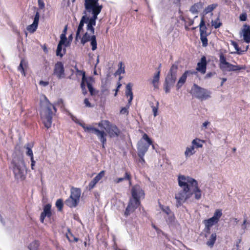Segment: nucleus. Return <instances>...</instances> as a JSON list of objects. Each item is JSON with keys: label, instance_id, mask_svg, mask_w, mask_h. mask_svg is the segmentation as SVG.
Instances as JSON below:
<instances>
[{"label": "nucleus", "instance_id": "obj_1", "mask_svg": "<svg viewBox=\"0 0 250 250\" xmlns=\"http://www.w3.org/2000/svg\"><path fill=\"white\" fill-rule=\"evenodd\" d=\"M178 184L182 189L175 194V199L182 200L185 202L193 194L195 199L199 200L201 198V190L195 179L189 176L180 175L178 177Z\"/></svg>", "mask_w": 250, "mask_h": 250}, {"label": "nucleus", "instance_id": "obj_2", "mask_svg": "<svg viewBox=\"0 0 250 250\" xmlns=\"http://www.w3.org/2000/svg\"><path fill=\"white\" fill-rule=\"evenodd\" d=\"M131 197L129 199L127 207L125 211L124 215L125 217L129 216L133 213L140 205L141 200L145 197L144 190L139 185H135L132 187L131 189Z\"/></svg>", "mask_w": 250, "mask_h": 250}, {"label": "nucleus", "instance_id": "obj_3", "mask_svg": "<svg viewBox=\"0 0 250 250\" xmlns=\"http://www.w3.org/2000/svg\"><path fill=\"white\" fill-rule=\"evenodd\" d=\"M56 112L55 106L45 98V106L41 113V118L44 125L47 129L51 127L53 114Z\"/></svg>", "mask_w": 250, "mask_h": 250}, {"label": "nucleus", "instance_id": "obj_4", "mask_svg": "<svg viewBox=\"0 0 250 250\" xmlns=\"http://www.w3.org/2000/svg\"><path fill=\"white\" fill-rule=\"evenodd\" d=\"M73 120L81 126L83 128L85 132H92L96 134L102 143V147L105 148V145L106 144L107 134L104 131L100 130L99 129L91 125H86L85 123L80 122L77 119H76V120L73 119Z\"/></svg>", "mask_w": 250, "mask_h": 250}, {"label": "nucleus", "instance_id": "obj_5", "mask_svg": "<svg viewBox=\"0 0 250 250\" xmlns=\"http://www.w3.org/2000/svg\"><path fill=\"white\" fill-rule=\"evenodd\" d=\"M219 68L222 70L228 71H238L241 70H245V65H233L227 61L226 58L224 54L221 52L219 55Z\"/></svg>", "mask_w": 250, "mask_h": 250}, {"label": "nucleus", "instance_id": "obj_6", "mask_svg": "<svg viewBox=\"0 0 250 250\" xmlns=\"http://www.w3.org/2000/svg\"><path fill=\"white\" fill-rule=\"evenodd\" d=\"M190 94L194 97L202 101L210 98L211 92L207 89L202 88L197 84L194 83L191 88Z\"/></svg>", "mask_w": 250, "mask_h": 250}, {"label": "nucleus", "instance_id": "obj_7", "mask_svg": "<svg viewBox=\"0 0 250 250\" xmlns=\"http://www.w3.org/2000/svg\"><path fill=\"white\" fill-rule=\"evenodd\" d=\"M152 145L154 148V146L153 145V141L146 134L144 133L141 139L138 142L137 144V150L138 154L145 155L147 151L150 146Z\"/></svg>", "mask_w": 250, "mask_h": 250}, {"label": "nucleus", "instance_id": "obj_8", "mask_svg": "<svg viewBox=\"0 0 250 250\" xmlns=\"http://www.w3.org/2000/svg\"><path fill=\"white\" fill-rule=\"evenodd\" d=\"M200 27V40L203 47H207L208 45V40L207 36L209 35L207 33V27L206 25L204 19L203 17L201 18L200 23L199 25Z\"/></svg>", "mask_w": 250, "mask_h": 250}, {"label": "nucleus", "instance_id": "obj_9", "mask_svg": "<svg viewBox=\"0 0 250 250\" xmlns=\"http://www.w3.org/2000/svg\"><path fill=\"white\" fill-rule=\"evenodd\" d=\"M23 161L22 159H19L18 162L15 160H13L11 164L13 165V170L16 179H22L23 176V171L21 169L20 164H22Z\"/></svg>", "mask_w": 250, "mask_h": 250}, {"label": "nucleus", "instance_id": "obj_10", "mask_svg": "<svg viewBox=\"0 0 250 250\" xmlns=\"http://www.w3.org/2000/svg\"><path fill=\"white\" fill-rule=\"evenodd\" d=\"M52 75L59 80L65 78L64 68L62 62H58L55 63Z\"/></svg>", "mask_w": 250, "mask_h": 250}, {"label": "nucleus", "instance_id": "obj_11", "mask_svg": "<svg viewBox=\"0 0 250 250\" xmlns=\"http://www.w3.org/2000/svg\"><path fill=\"white\" fill-rule=\"evenodd\" d=\"M178 65L173 64L170 67L169 72L166 78V81L170 83H174L177 78Z\"/></svg>", "mask_w": 250, "mask_h": 250}, {"label": "nucleus", "instance_id": "obj_12", "mask_svg": "<svg viewBox=\"0 0 250 250\" xmlns=\"http://www.w3.org/2000/svg\"><path fill=\"white\" fill-rule=\"evenodd\" d=\"M104 125L110 137H118L120 135V130L115 125L112 124L109 121H104Z\"/></svg>", "mask_w": 250, "mask_h": 250}, {"label": "nucleus", "instance_id": "obj_13", "mask_svg": "<svg viewBox=\"0 0 250 250\" xmlns=\"http://www.w3.org/2000/svg\"><path fill=\"white\" fill-rule=\"evenodd\" d=\"M196 72L193 70H186L180 77L176 84V87L178 89L180 88L186 83L188 76L196 74Z\"/></svg>", "mask_w": 250, "mask_h": 250}, {"label": "nucleus", "instance_id": "obj_14", "mask_svg": "<svg viewBox=\"0 0 250 250\" xmlns=\"http://www.w3.org/2000/svg\"><path fill=\"white\" fill-rule=\"evenodd\" d=\"M51 208V205L50 204H47L43 207V211L41 213L40 215V221L42 223L44 222V220L46 217L50 218L52 216Z\"/></svg>", "mask_w": 250, "mask_h": 250}, {"label": "nucleus", "instance_id": "obj_15", "mask_svg": "<svg viewBox=\"0 0 250 250\" xmlns=\"http://www.w3.org/2000/svg\"><path fill=\"white\" fill-rule=\"evenodd\" d=\"M207 62L206 57L203 56L201 57L199 62L197 63L196 70L200 72L202 74H204L206 72Z\"/></svg>", "mask_w": 250, "mask_h": 250}, {"label": "nucleus", "instance_id": "obj_16", "mask_svg": "<svg viewBox=\"0 0 250 250\" xmlns=\"http://www.w3.org/2000/svg\"><path fill=\"white\" fill-rule=\"evenodd\" d=\"M39 13L38 12H37L34 19L33 23L32 24L28 26L27 27V30L29 32L33 33L36 30L39 23Z\"/></svg>", "mask_w": 250, "mask_h": 250}, {"label": "nucleus", "instance_id": "obj_17", "mask_svg": "<svg viewBox=\"0 0 250 250\" xmlns=\"http://www.w3.org/2000/svg\"><path fill=\"white\" fill-rule=\"evenodd\" d=\"M243 40L247 43L250 42V26L245 24L242 29Z\"/></svg>", "mask_w": 250, "mask_h": 250}, {"label": "nucleus", "instance_id": "obj_18", "mask_svg": "<svg viewBox=\"0 0 250 250\" xmlns=\"http://www.w3.org/2000/svg\"><path fill=\"white\" fill-rule=\"evenodd\" d=\"M132 176L130 172L127 170H125V176L123 177L117 178L114 180V182L115 184H119L123 181H128L129 186L132 184L131 183Z\"/></svg>", "mask_w": 250, "mask_h": 250}, {"label": "nucleus", "instance_id": "obj_19", "mask_svg": "<svg viewBox=\"0 0 250 250\" xmlns=\"http://www.w3.org/2000/svg\"><path fill=\"white\" fill-rule=\"evenodd\" d=\"M87 19V16L84 15L83 16L81 20L80 21V22L79 23V24L78 25L77 30L76 32V39L78 40V38H81V35L80 33L83 31V26L84 23H86L85 19Z\"/></svg>", "mask_w": 250, "mask_h": 250}, {"label": "nucleus", "instance_id": "obj_20", "mask_svg": "<svg viewBox=\"0 0 250 250\" xmlns=\"http://www.w3.org/2000/svg\"><path fill=\"white\" fill-rule=\"evenodd\" d=\"M98 0H85L84 6L85 9H89L93 7L103 6L102 5H99Z\"/></svg>", "mask_w": 250, "mask_h": 250}, {"label": "nucleus", "instance_id": "obj_21", "mask_svg": "<svg viewBox=\"0 0 250 250\" xmlns=\"http://www.w3.org/2000/svg\"><path fill=\"white\" fill-rule=\"evenodd\" d=\"M80 200L75 198L72 196L66 200L65 204L70 208L76 207L79 204Z\"/></svg>", "mask_w": 250, "mask_h": 250}, {"label": "nucleus", "instance_id": "obj_22", "mask_svg": "<svg viewBox=\"0 0 250 250\" xmlns=\"http://www.w3.org/2000/svg\"><path fill=\"white\" fill-rule=\"evenodd\" d=\"M103 8V6L100 7H93L89 9H86L88 12L92 11V16L90 19L96 21L97 19V16L101 12L102 9Z\"/></svg>", "mask_w": 250, "mask_h": 250}, {"label": "nucleus", "instance_id": "obj_23", "mask_svg": "<svg viewBox=\"0 0 250 250\" xmlns=\"http://www.w3.org/2000/svg\"><path fill=\"white\" fill-rule=\"evenodd\" d=\"M161 67V64H160L158 68V71L154 74L153 80L152 81V84L155 88H158L159 83L160 75V68Z\"/></svg>", "mask_w": 250, "mask_h": 250}, {"label": "nucleus", "instance_id": "obj_24", "mask_svg": "<svg viewBox=\"0 0 250 250\" xmlns=\"http://www.w3.org/2000/svg\"><path fill=\"white\" fill-rule=\"evenodd\" d=\"M217 238V235L215 232H213L210 236L208 235L206 242V245L209 248H212L213 247L214 245L216 242Z\"/></svg>", "mask_w": 250, "mask_h": 250}, {"label": "nucleus", "instance_id": "obj_25", "mask_svg": "<svg viewBox=\"0 0 250 250\" xmlns=\"http://www.w3.org/2000/svg\"><path fill=\"white\" fill-rule=\"evenodd\" d=\"M92 34H90L88 31L86 32L82 37L81 36V43L83 45H84L86 42H89L90 40L92 38Z\"/></svg>", "mask_w": 250, "mask_h": 250}, {"label": "nucleus", "instance_id": "obj_26", "mask_svg": "<svg viewBox=\"0 0 250 250\" xmlns=\"http://www.w3.org/2000/svg\"><path fill=\"white\" fill-rule=\"evenodd\" d=\"M81 194V190L80 188L72 187L71 188V196L75 198L80 200Z\"/></svg>", "mask_w": 250, "mask_h": 250}, {"label": "nucleus", "instance_id": "obj_27", "mask_svg": "<svg viewBox=\"0 0 250 250\" xmlns=\"http://www.w3.org/2000/svg\"><path fill=\"white\" fill-rule=\"evenodd\" d=\"M132 85L130 83H128L126 86L125 95L129 97L128 103H130L133 99V93L132 91Z\"/></svg>", "mask_w": 250, "mask_h": 250}, {"label": "nucleus", "instance_id": "obj_28", "mask_svg": "<svg viewBox=\"0 0 250 250\" xmlns=\"http://www.w3.org/2000/svg\"><path fill=\"white\" fill-rule=\"evenodd\" d=\"M205 141L203 140H201L199 138H196L192 140L191 144L194 148H202L203 147V143H204Z\"/></svg>", "mask_w": 250, "mask_h": 250}, {"label": "nucleus", "instance_id": "obj_29", "mask_svg": "<svg viewBox=\"0 0 250 250\" xmlns=\"http://www.w3.org/2000/svg\"><path fill=\"white\" fill-rule=\"evenodd\" d=\"M27 62L24 60L21 59L20 63L19 66L18 67V70L24 76H25V72L24 71V67H27Z\"/></svg>", "mask_w": 250, "mask_h": 250}, {"label": "nucleus", "instance_id": "obj_30", "mask_svg": "<svg viewBox=\"0 0 250 250\" xmlns=\"http://www.w3.org/2000/svg\"><path fill=\"white\" fill-rule=\"evenodd\" d=\"M68 232L66 233V237L69 242H77L79 239L74 236L70 229H68Z\"/></svg>", "mask_w": 250, "mask_h": 250}, {"label": "nucleus", "instance_id": "obj_31", "mask_svg": "<svg viewBox=\"0 0 250 250\" xmlns=\"http://www.w3.org/2000/svg\"><path fill=\"white\" fill-rule=\"evenodd\" d=\"M202 2H198L193 4L190 8V11L193 13H197L199 11V10L202 8Z\"/></svg>", "mask_w": 250, "mask_h": 250}, {"label": "nucleus", "instance_id": "obj_32", "mask_svg": "<svg viewBox=\"0 0 250 250\" xmlns=\"http://www.w3.org/2000/svg\"><path fill=\"white\" fill-rule=\"evenodd\" d=\"M204 224H205V228H204V229L203 230V231L204 232V237L206 238H208V235L210 234L211 228L212 226L206 223L205 222H204Z\"/></svg>", "mask_w": 250, "mask_h": 250}, {"label": "nucleus", "instance_id": "obj_33", "mask_svg": "<svg viewBox=\"0 0 250 250\" xmlns=\"http://www.w3.org/2000/svg\"><path fill=\"white\" fill-rule=\"evenodd\" d=\"M89 41L90 42V45L92 47V50H95L97 48V43L96 36L92 35V38Z\"/></svg>", "mask_w": 250, "mask_h": 250}, {"label": "nucleus", "instance_id": "obj_34", "mask_svg": "<svg viewBox=\"0 0 250 250\" xmlns=\"http://www.w3.org/2000/svg\"><path fill=\"white\" fill-rule=\"evenodd\" d=\"M118 69L115 72L116 74L120 75L125 73V66L124 63L122 62H120L118 64Z\"/></svg>", "mask_w": 250, "mask_h": 250}, {"label": "nucleus", "instance_id": "obj_35", "mask_svg": "<svg viewBox=\"0 0 250 250\" xmlns=\"http://www.w3.org/2000/svg\"><path fill=\"white\" fill-rule=\"evenodd\" d=\"M39 245V242L38 241L35 240L29 245L28 248L30 250H37Z\"/></svg>", "mask_w": 250, "mask_h": 250}, {"label": "nucleus", "instance_id": "obj_36", "mask_svg": "<svg viewBox=\"0 0 250 250\" xmlns=\"http://www.w3.org/2000/svg\"><path fill=\"white\" fill-rule=\"evenodd\" d=\"M195 153V151H194V148L192 146L190 147H187L186 148V151L185 152V155L186 157H188L191 156Z\"/></svg>", "mask_w": 250, "mask_h": 250}, {"label": "nucleus", "instance_id": "obj_37", "mask_svg": "<svg viewBox=\"0 0 250 250\" xmlns=\"http://www.w3.org/2000/svg\"><path fill=\"white\" fill-rule=\"evenodd\" d=\"M218 6L217 4L214 3L208 5L204 10V12L206 14L211 12L214 9H215Z\"/></svg>", "mask_w": 250, "mask_h": 250}, {"label": "nucleus", "instance_id": "obj_38", "mask_svg": "<svg viewBox=\"0 0 250 250\" xmlns=\"http://www.w3.org/2000/svg\"><path fill=\"white\" fill-rule=\"evenodd\" d=\"M86 82L90 95L91 96L95 95L97 94V92L95 89L93 87L92 84L89 82L86 81Z\"/></svg>", "mask_w": 250, "mask_h": 250}, {"label": "nucleus", "instance_id": "obj_39", "mask_svg": "<svg viewBox=\"0 0 250 250\" xmlns=\"http://www.w3.org/2000/svg\"><path fill=\"white\" fill-rule=\"evenodd\" d=\"M159 205L160 208L166 213L167 215H169L171 213V209H170L168 206H164L161 204L160 202H159Z\"/></svg>", "mask_w": 250, "mask_h": 250}, {"label": "nucleus", "instance_id": "obj_40", "mask_svg": "<svg viewBox=\"0 0 250 250\" xmlns=\"http://www.w3.org/2000/svg\"><path fill=\"white\" fill-rule=\"evenodd\" d=\"M156 105H154L152 103H150V105L151 106V107L152 109V111L153 112V115L154 117H156L158 114V106H159V102L157 101L156 102Z\"/></svg>", "mask_w": 250, "mask_h": 250}, {"label": "nucleus", "instance_id": "obj_41", "mask_svg": "<svg viewBox=\"0 0 250 250\" xmlns=\"http://www.w3.org/2000/svg\"><path fill=\"white\" fill-rule=\"evenodd\" d=\"M222 215V210L220 209H217L215 210L213 216H212L215 220L219 221L220 218Z\"/></svg>", "mask_w": 250, "mask_h": 250}, {"label": "nucleus", "instance_id": "obj_42", "mask_svg": "<svg viewBox=\"0 0 250 250\" xmlns=\"http://www.w3.org/2000/svg\"><path fill=\"white\" fill-rule=\"evenodd\" d=\"M179 19L181 21H183L185 22V23L187 22V24L189 26L192 25L194 23L193 20L190 19H186L182 15L179 16Z\"/></svg>", "mask_w": 250, "mask_h": 250}, {"label": "nucleus", "instance_id": "obj_43", "mask_svg": "<svg viewBox=\"0 0 250 250\" xmlns=\"http://www.w3.org/2000/svg\"><path fill=\"white\" fill-rule=\"evenodd\" d=\"M55 205L59 211H62L63 206V200L62 199H59L57 200L56 202Z\"/></svg>", "mask_w": 250, "mask_h": 250}, {"label": "nucleus", "instance_id": "obj_44", "mask_svg": "<svg viewBox=\"0 0 250 250\" xmlns=\"http://www.w3.org/2000/svg\"><path fill=\"white\" fill-rule=\"evenodd\" d=\"M231 44L236 50V53L239 55H242V49L238 46V44L236 42L231 41Z\"/></svg>", "mask_w": 250, "mask_h": 250}, {"label": "nucleus", "instance_id": "obj_45", "mask_svg": "<svg viewBox=\"0 0 250 250\" xmlns=\"http://www.w3.org/2000/svg\"><path fill=\"white\" fill-rule=\"evenodd\" d=\"M211 23H212V25L215 29H217V28H219L222 25V22L220 21V20H219V18H217L214 21H212Z\"/></svg>", "mask_w": 250, "mask_h": 250}, {"label": "nucleus", "instance_id": "obj_46", "mask_svg": "<svg viewBox=\"0 0 250 250\" xmlns=\"http://www.w3.org/2000/svg\"><path fill=\"white\" fill-rule=\"evenodd\" d=\"M204 222L210 225L211 226H213V225H214L215 224H217L218 222V221L215 220L213 217L208 219L205 220Z\"/></svg>", "mask_w": 250, "mask_h": 250}, {"label": "nucleus", "instance_id": "obj_47", "mask_svg": "<svg viewBox=\"0 0 250 250\" xmlns=\"http://www.w3.org/2000/svg\"><path fill=\"white\" fill-rule=\"evenodd\" d=\"M98 183V182L94 178L89 183L87 188L89 190H91L95 187Z\"/></svg>", "mask_w": 250, "mask_h": 250}, {"label": "nucleus", "instance_id": "obj_48", "mask_svg": "<svg viewBox=\"0 0 250 250\" xmlns=\"http://www.w3.org/2000/svg\"><path fill=\"white\" fill-rule=\"evenodd\" d=\"M62 44H61L60 43H59L57 46V48L56 50V55L58 56L62 57L63 54L62 53Z\"/></svg>", "mask_w": 250, "mask_h": 250}, {"label": "nucleus", "instance_id": "obj_49", "mask_svg": "<svg viewBox=\"0 0 250 250\" xmlns=\"http://www.w3.org/2000/svg\"><path fill=\"white\" fill-rule=\"evenodd\" d=\"M105 171L104 170H102L100 171L94 178L99 182L101 180L105 175Z\"/></svg>", "mask_w": 250, "mask_h": 250}, {"label": "nucleus", "instance_id": "obj_50", "mask_svg": "<svg viewBox=\"0 0 250 250\" xmlns=\"http://www.w3.org/2000/svg\"><path fill=\"white\" fill-rule=\"evenodd\" d=\"M26 149H27V152H26V155L30 156L31 158H34L33 151L31 149V146L28 144L26 146Z\"/></svg>", "mask_w": 250, "mask_h": 250}, {"label": "nucleus", "instance_id": "obj_51", "mask_svg": "<svg viewBox=\"0 0 250 250\" xmlns=\"http://www.w3.org/2000/svg\"><path fill=\"white\" fill-rule=\"evenodd\" d=\"M61 40L59 43H60L62 44H64L65 46H67V43L65 44V43L66 42L67 38L66 37V35H64V34H62L60 36Z\"/></svg>", "mask_w": 250, "mask_h": 250}, {"label": "nucleus", "instance_id": "obj_52", "mask_svg": "<svg viewBox=\"0 0 250 250\" xmlns=\"http://www.w3.org/2000/svg\"><path fill=\"white\" fill-rule=\"evenodd\" d=\"M87 23V25H86L87 31H88L89 32H90V34H92V35H93L94 34V32H95V28H94V26H93L92 25H91V24H90L88 23Z\"/></svg>", "mask_w": 250, "mask_h": 250}, {"label": "nucleus", "instance_id": "obj_53", "mask_svg": "<svg viewBox=\"0 0 250 250\" xmlns=\"http://www.w3.org/2000/svg\"><path fill=\"white\" fill-rule=\"evenodd\" d=\"M174 83H167L166 81L164 83V89L165 90V92L166 93H168L170 91V86L171 85H173Z\"/></svg>", "mask_w": 250, "mask_h": 250}, {"label": "nucleus", "instance_id": "obj_54", "mask_svg": "<svg viewBox=\"0 0 250 250\" xmlns=\"http://www.w3.org/2000/svg\"><path fill=\"white\" fill-rule=\"evenodd\" d=\"M86 81H82L81 84V87L82 88V93L83 95H86L87 94V90L85 88V82Z\"/></svg>", "mask_w": 250, "mask_h": 250}, {"label": "nucleus", "instance_id": "obj_55", "mask_svg": "<svg viewBox=\"0 0 250 250\" xmlns=\"http://www.w3.org/2000/svg\"><path fill=\"white\" fill-rule=\"evenodd\" d=\"M128 108L129 106H126L125 107H124L122 108V109L120 110V114H128Z\"/></svg>", "mask_w": 250, "mask_h": 250}, {"label": "nucleus", "instance_id": "obj_56", "mask_svg": "<svg viewBox=\"0 0 250 250\" xmlns=\"http://www.w3.org/2000/svg\"><path fill=\"white\" fill-rule=\"evenodd\" d=\"M86 23H88L93 26L96 25V21L90 19L87 16V19H85Z\"/></svg>", "mask_w": 250, "mask_h": 250}, {"label": "nucleus", "instance_id": "obj_57", "mask_svg": "<svg viewBox=\"0 0 250 250\" xmlns=\"http://www.w3.org/2000/svg\"><path fill=\"white\" fill-rule=\"evenodd\" d=\"M239 19L241 21H245L247 20V14L246 13H242L239 16Z\"/></svg>", "mask_w": 250, "mask_h": 250}, {"label": "nucleus", "instance_id": "obj_58", "mask_svg": "<svg viewBox=\"0 0 250 250\" xmlns=\"http://www.w3.org/2000/svg\"><path fill=\"white\" fill-rule=\"evenodd\" d=\"M138 156L139 157L140 159L139 160V162L141 163L142 165H144L146 163V161L144 158V157L145 155H143L142 156L140 154H138Z\"/></svg>", "mask_w": 250, "mask_h": 250}, {"label": "nucleus", "instance_id": "obj_59", "mask_svg": "<svg viewBox=\"0 0 250 250\" xmlns=\"http://www.w3.org/2000/svg\"><path fill=\"white\" fill-rule=\"evenodd\" d=\"M247 224H248V223L247 222V218H246L244 219L243 223L242 225V228L244 230H245L246 229H247L246 225Z\"/></svg>", "mask_w": 250, "mask_h": 250}, {"label": "nucleus", "instance_id": "obj_60", "mask_svg": "<svg viewBox=\"0 0 250 250\" xmlns=\"http://www.w3.org/2000/svg\"><path fill=\"white\" fill-rule=\"evenodd\" d=\"M104 121H108V120H102L98 123H95L94 125H97L98 126L103 127L104 125Z\"/></svg>", "mask_w": 250, "mask_h": 250}, {"label": "nucleus", "instance_id": "obj_61", "mask_svg": "<svg viewBox=\"0 0 250 250\" xmlns=\"http://www.w3.org/2000/svg\"><path fill=\"white\" fill-rule=\"evenodd\" d=\"M82 72H79L78 74L80 75H82V81H87L85 78V73L84 71L81 70Z\"/></svg>", "mask_w": 250, "mask_h": 250}, {"label": "nucleus", "instance_id": "obj_62", "mask_svg": "<svg viewBox=\"0 0 250 250\" xmlns=\"http://www.w3.org/2000/svg\"><path fill=\"white\" fill-rule=\"evenodd\" d=\"M84 104L87 107H91V104L87 98H85L84 100Z\"/></svg>", "mask_w": 250, "mask_h": 250}, {"label": "nucleus", "instance_id": "obj_63", "mask_svg": "<svg viewBox=\"0 0 250 250\" xmlns=\"http://www.w3.org/2000/svg\"><path fill=\"white\" fill-rule=\"evenodd\" d=\"M176 207L177 208H178L182 205V203L184 202H183V200H178V199H176Z\"/></svg>", "mask_w": 250, "mask_h": 250}, {"label": "nucleus", "instance_id": "obj_64", "mask_svg": "<svg viewBox=\"0 0 250 250\" xmlns=\"http://www.w3.org/2000/svg\"><path fill=\"white\" fill-rule=\"evenodd\" d=\"M39 84L41 85L46 86L49 84V82L43 81H40L39 82Z\"/></svg>", "mask_w": 250, "mask_h": 250}]
</instances>
